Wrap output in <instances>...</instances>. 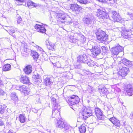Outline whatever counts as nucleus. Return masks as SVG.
Here are the masks:
<instances>
[{
  "label": "nucleus",
  "instance_id": "nucleus-48",
  "mask_svg": "<svg viewBox=\"0 0 133 133\" xmlns=\"http://www.w3.org/2000/svg\"><path fill=\"white\" fill-rule=\"evenodd\" d=\"M3 125V123L1 119H0V126H2Z\"/></svg>",
  "mask_w": 133,
  "mask_h": 133
},
{
  "label": "nucleus",
  "instance_id": "nucleus-44",
  "mask_svg": "<svg viewBox=\"0 0 133 133\" xmlns=\"http://www.w3.org/2000/svg\"><path fill=\"white\" fill-rule=\"evenodd\" d=\"M133 13V7H130L129 9L128 10V12L130 11Z\"/></svg>",
  "mask_w": 133,
  "mask_h": 133
},
{
  "label": "nucleus",
  "instance_id": "nucleus-51",
  "mask_svg": "<svg viewBox=\"0 0 133 133\" xmlns=\"http://www.w3.org/2000/svg\"><path fill=\"white\" fill-rule=\"evenodd\" d=\"M83 72L87 74H88L89 73L88 71L85 70H83Z\"/></svg>",
  "mask_w": 133,
  "mask_h": 133
},
{
  "label": "nucleus",
  "instance_id": "nucleus-52",
  "mask_svg": "<svg viewBox=\"0 0 133 133\" xmlns=\"http://www.w3.org/2000/svg\"><path fill=\"white\" fill-rule=\"evenodd\" d=\"M8 133H14V132L12 130H10Z\"/></svg>",
  "mask_w": 133,
  "mask_h": 133
},
{
  "label": "nucleus",
  "instance_id": "nucleus-10",
  "mask_svg": "<svg viewBox=\"0 0 133 133\" xmlns=\"http://www.w3.org/2000/svg\"><path fill=\"white\" fill-rule=\"evenodd\" d=\"M15 88L16 89L23 91L25 96L28 95L30 93V89L24 85H16Z\"/></svg>",
  "mask_w": 133,
  "mask_h": 133
},
{
  "label": "nucleus",
  "instance_id": "nucleus-54",
  "mask_svg": "<svg viewBox=\"0 0 133 133\" xmlns=\"http://www.w3.org/2000/svg\"><path fill=\"white\" fill-rule=\"evenodd\" d=\"M36 103H39V102H40V101H38V102H37V101H36Z\"/></svg>",
  "mask_w": 133,
  "mask_h": 133
},
{
  "label": "nucleus",
  "instance_id": "nucleus-37",
  "mask_svg": "<svg viewBox=\"0 0 133 133\" xmlns=\"http://www.w3.org/2000/svg\"><path fill=\"white\" fill-rule=\"evenodd\" d=\"M26 50L25 49H24V52L22 53V56L25 57H28L29 55V53L27 52H26Z\"/></svg>",
  "mask_w": 133,
  "mask_h": 133
},
{
  "label": "nucleus",
  "instance_id": "nucleus-46",
  "mask_svg": "<svg viewBox=\"0 0 133 133\" xmlns=\"http://www.w3.org/2000/svg\"><path fill=\"white\" fill-rule=\"evenodd\" d=\"M73 39H70V41L71 42H73L74 43H75L77 42H76L75 41V39L74 38H73Z\"/></svg>",
  "mask_w": 133,
  "mask_h": 133
},
{
  "label": "nucleus",
  "instance_id": "nucleus-7",
  "mask_svg": "<svg viewBox=\"0 0 133 133\" xmlns=\"http://www.w3.org/2000/svg\"><path fill=\"white\" fill-rule=\"evenodd\" d=\"M96 35L97 39L102 43L107 41L108 39V35L103 31H98L96 33Z\"/></svg>",
  "mask_w": 133,
  "mask_h": 133
},
{
  "label": "nucleus",
  "instance_id": "nucleus-16",
  "mask_svg": "<svg viewBox=\"0 0 133 133\" xmlns=\"http://www.w3.org/2000/svg\"><path fill=\"white\" fill-rule=\"evenodd\" d=\"M53 79L52 77L48 76L44 79V83L46 85H49L52 83Z\"/></svg>",
  "mask_w": 133,
  "mask_h": 133
},
{
  "label": "nucleus",
  "instance_id": "nucleus-47",
  "mask_svg": "<svg viewBox=\"0 0 133 133\" xmlns=\"http://www.w3.org/2000/svg\"><path fill=\"white\" fill-rule=\"evenodd\" d=\"M30 44L31 45H32L33 46L36 47L37 45L36 44H34L33 42H31L30 43Z\"/></svg>",
  "mask_w": 133,
  "mask_h": 133
},
{
  "label": "nucleus",
  "instance_id": "nucleus-34",
  "mask_svg": "<svg viewBox=\"0 0 133 133\" xmlns=\"http://www.w3.org/2000/svg\"><path fill=\"white\" fill-rule=\"evenodd\" d=\"M101 93L103 94H106L107 92V89L104 87H103L100 89H99Z\"/></svg>",
  "mask_w": 133,
  "mask_h": 133
},
{
  "label": "nucleus",
  "instance_id": "nucleus-4",
  "mask_svg": "<svg viewBox=\"0 0 133 133\" xmlns=\"http://www.w3.org/2000/svg\"><path fill=\"white\" fill-rule=\"evenodd\" d=\"M77 61L80 62H82L87 64L89 66H94V62L89 58L87 57L85 54L79 55L77 57Z\"/></svg>",
  "mask_w": 133,
  "mask_h": 133
},
{
  "label": "nucleus",
  "instance_id": "nucleus-36",
  "mask_svg": "<svg viewBox=\"0 0 133 133\" xmlns=\"http://www.w3.org/2000/svg\"><path fill=\"white\" fill-rule=\"evenodd\" d=\"M77 1L81 3L85 4L88 3V0H77Z\"/></svg>",
  "mask_w": 133,
  "mask_h": 133
},
{
  "label": "nucleus",
  "instance_id": "nucleus-22",
  "mask_svg": "<svg viewBox=\"0 0 133 133\" xmlns=\"http://www.w3.org/2000/svg\"><path fill=\"white\" fill-rule=\"evenodd\" d=\"M120 62L124 65L129 67H131L132 65L131 61H129L125 58H123L121 59Z\"/></svg>",
  "mask_w": 133,
  "mask_h": 133
},
{
  "label": "nucleus",
  "instance_id": "nucleus-39",
  "mask_svg": "<svg viewBox=\"0 0 133 133\" xmlns=\"http://www.w3.org/2000/svg\"><path fill=\"white\" fill-rule=\"evenodd\" d=\"M127 15H128L130 18L132 19H133V13L131 12H128Z\"/></svg>",
  "mask_w": 133,
  "mask_h": 133
},
{
  "label": "nucleus",
  "instance_id": "nucleus-33",
  "mask_svg": "<svg viewBox=\"0 0 133 133\" xmlns=\"http://www.w3.org/2000/svg\"><path fill=\"white\" fill-rule=\"evenodd\" d=\"M6 107L5 105H0V114H3L5 109Z\"/></svg>",
  "mask_w": 133,
  "mask_h": 133
},
{
  "label": "nucleus",
  "instance_id": "nucleus-43",
  "mask_svg": "<svg viewBox=\"0 0 133 133\" xmlns=\"http://www.w3.org/2000/svg\"><path fill=\"white\" fill-rule=\"evenodd\" d=\"M36 48L38 50L40 51H43V50L41 47L38 45L36 46Z\"/></svg>",
  "mask_w": 133,
  "mask_h": 133
},
{
  "label": "nucleus",
  "instance_id": "nucleus-24",
  "mask_svg": "<svg viewBox=\"0 0 133 133\" xmlns=\"http://www.w3.org/2000/svg\"><path fill=\"white\" fill-rule=\"evenodd\" d=\"M48 48L50 50H52L54 49L55 44L52 42H49L48 40L45 41Z\"/></svg>",
  "mask_w": 133,
  "mask_h": 133
},
{
  "label": "nucleus",
  "instance_id": "nucleus-18",
  "mask_svg": "<svg viewBox=\"0 0 133 133\" xmlns=\"http://www.w3.org/2000/svg\"><path fill=\"white\" fill-rule=\"evenodd\" d=\"M125 90L128 95L131 96L133 94V86L130 84L128 85Z\"/></svg>",
  "mask_w": 133,
  "mask_h": 133
},
{
  "label": "nucleus",
  "instance_id": "nucleus-14",
  "mask_svg": "<svg viewBox=\"0 0 133 133\" xmlns=\"http://www.w3.org/2000/svg\"><path fill=\"white\" fill-rule=\"evenodd\" d=\"M129 72V69L125 67H123L120 69L118 72L119 76H121L122 78H124Z\"/></svg>",
  "mask_w": 133,
  "mask_h": 133
},
{
  "label": "nucleus",
  "instance_id": "nucleus-6",
  "mask_svg": "<svg viewBox=\"0 0 133 133\" xmlns=\"http://www.w3.org/2000/svg\"><path fill=\"white\" fill-rule=\"evenodd\" d=\"M81 114L82 115L84 120L92 115V111L90 107L83 108Z\"/></svg>",
  "mask_w": 133,
  "mask_h": 133
},
{
  "label": "nucleus",
  "instance_id": "nucleus-1",
  "mask_svg": "<svg viewBox=\"0 0 133 133\" xmlns=\"http://www.w3.org/2000/svg\"><path fill=\"white\" fill-rule=\"evenodd\" d=\"M50 19L52 21L53 24H55L57 22H65V20L66 15L61 13H56L52 11L50 14Z\"/></svg>",
  "mask_w": 133,
  "mask_h": 133
},
{
  "label": "nucleus",
  "instance_id": "nucleus-2",
  "mask_svg": "<svg viewBox=\"0 0 133 133\" xmlns=\"http://www.w3.org/2000/svg\"><path fill=\"white\" fill-rule=\"evenodd\" d=\"M56 99L54 97H52L51 98V101L53 108L52 112V116L57 119L60 118V107L56 102Z\"/></svg>",
  "mask_w": 133,
  "mask_h": 133
},
{
  "label": "nucleus",
  "instance_id": "nucleus-56",
  "mask_svg": "<svg viewBox=\"0 0 133 133\" xmlns=\"http://www.w3.org/2000/svg\"><path fill=\"white\" fill-rule=\"evenodd\" d=\"M22 4H19V5H22Z\"/></svg>",
  "mask_w": 133,
  "mask_h": 133
},
{
  "label": "nucleus",
  "instance_id": "nucleus-17",
  "mask_svg": "<svg viewBox=\"0 0 133 133\" xmlns=\"http://www.w3.org/2000/svg\"><path fill=\"white\" fill-rule=\"evenodd\" d=\"M35 28L36 31L41 33H44L46 31L45 28L41 25L36 24Z\"/></svg>",
  "mask_w": 133,
  "mask_h": 133
},
{
  "label": "nucleus",
  "instance_id": "nucleus-40",
  "mask_svg": "<svg viewBox=\"0 0 133 133\" xmlns=\"http://www.w3.org/2000/svg\"><path fill=\"white\" fill-rule=\"evenodd\" d=\"M101 49L104 52H106L108 50V48L104 46H102Z\"/></svg>",
  "mask_w": 133,
  "mask_h": 133
},
{
  "label": "nucleus",
  "instance_id": "nucleus-28",
  "mask_svg": "<svg viewBox=\"0 0 133 133\" xmlns=\"http://www.w3.org/2000/svg\"><path fill=\"white\" fill-rule=\"evenodd\" d=\"M31 55L35 60H37L39 56L38 53L34 50L31 51Z\"/></svg>",
  "mask_w": 133,
  "mask_h": 133
},
{
  "label": "nucleus",
  "instance_id": "nucleus-38",
  "mask_svg": "<svg viewBox=\"0 0 133 133\" xmlns=\"http://www.w3.org/2000/svg\"><path fill=\"white\" fill-rule=\"evenodd\" d=\"M16 18L17 19V22L18 24H19L21 22L22 19L18 15L16 16Z\"/></svg>",
  "mask_w": 133,
  "mask_h": 133
},
{
  "label": "nucleus",
  "instance_id": "nucleus-26",
  "mask_svg": "<svg viewBox=\"0 0 133 133\" xmlns=\"http://www.w3.org/2000/svg\"><path fill=\"white\" fill-rule=\"evenodd\" d=\"M77 40L81 41L82 43H84L85 41V38L84 36L81 35H78L77 34Z\"/></svg>",
  "mask_w": 133,
  "mask_h": 133
},
{
  "label": "nucleus",
  "instance_id": "nucleus-29",
  "mask_svg": "<svg viewBox=\"0 0 133 133\" xmlns=\"http://www.w3.org/2000/svg\"><path fill=\"white\" fill-rule=\"evenodd\" d=\"M10 97L12 100L16 101L18 100V98L16 93L15 92H12L10 95Z\"/></svg>",
  "mask_w": 133,
  "mask_h": 133
},
{
  "label": "nucleus",
  "instance_id": "nucleus-31",
  "mask_svg": "<svg viewBox=\"0 0 133 133\" xmlns=\"http://www.w3.org/2000/svg\"><path fill=\"white\" fill-rule=\"evenodd\" d=\"M11 65L9 64H6L3 67V71H6L9 70L11 69Z\"/></svg>",
  "mask_w": 133,
  "mask_h": 133
},
{
  "label": "nucleus",
  "instance_id": "nucleus-45",
  "mask_svg": "<svg viewBox=\"0 0 133 133\" xmlns=\"http://www.w3.org/2000/svg\"><path fill=\"white\" fill-rule=\"evenodd\" d=\"M90 91H89V93L90 94H92L93 92L94 91V89L93 88L91 87L90 88Z\"/></svg>",
  "mask_w": 133,
  "mask_h": 133
},
{
  "label": "nucleus",
  "instance_id": "nucleus-23",
  "mask_svg": "<svg viewBox=\"0 0 133 133\" xmlns=\"http://www.w3.org/2000/svg\"><path fill=\"white\" fill-rule=\"evenodd\" d=\"M25 73L26 74H30L32 71V66L30 65L26 66L24 70Z\"/></svg>",
  "mask_w": 133,
  "mask_h": 133
},
{
  "label": "nucleus",
  "instance_id": "nucleus-49",
  "mask_svg": "<svg viewBox=\"0 0 133 133\" xmlns=\"http://www.w3.org/2000/svg\"><path fill=\"white\" fill-rule=\"evenodd\" d=\"M10 30L12 33H14L15 32V30L14 29L11 28Z\"/></svg>",
  "mask_w": 133,
  "mask_h": 133
},
{
  "label": "nucleus",
  "instance_id": "nucleus-20",
  "mask_svg": "<svg viewBox=\"0 0 133 133\" xmlns=\"http://www.w3.org/2000/svg\"><path fill=\"white\" fill-rule=\"evenodd\" d=\"M91 51L92 52L93 54H95V56H97L100 53L101 50L97 46H94L92 47Z\"/></svg>",
  "mask_w": 133,
  "mask_h": 133
},
{
  "label": "nucleus",
  "instance_id": "nucleus-12",
  "mask_svg": "<svg viewBox=\"0 0 133 133\" xmlns=\"http://www.w3.org/2000/svg\"><path fill=\"white\" fill-rule=\"evenodd\" d=\"M131 31V29L129 30L126 29H122V31H121V35L123 38L129 39L131 37L130 35Z\"/></svg>",
  "mask_w": 133,
  "mask_h": 133
},
{
  "label": "nucleus",
  "instance_id": "nucleus-59",
  "mask_svg": "<svg viewBox=\"0 0 133 133\" xmlns=\"http://www.w3.org/2000/svg\"><path fill=\"white\" fill-rule=\"evenodd\" d=\"M1 3V0H0V3Z\"/></svg>",
  "mask_w": 133,
  "mask_h": 133
},
{
  "label": "nucleus",
  "instance_id": "nucleus-57",
  "mask_svg": "<svg viewBox=\"0 0 133 133\" xmlns=\"http://www.w3.org/2000/svg\"><path fill=\"white\" fill-rule=\"evenodd\" d=\"M68 23H69V21H68Z\"/></svg>",
  "mask_w": 133,
  "mask_h": 133
},
{
  "label": "nucleus",
  "instance_id": "nucleus-5",
  "mask_svg": "<svg viewBox=\"0 0 133 133\" xmlns=\"http://www.w3.org/2000/svg\"><path fill=\"white\" fill-rule=\"evenodd\" d=\"M83 22L89 26L92 25L96 22L94 17L92 14L88 15L84 17L83 18Z\"/></svg>",
  "mask_w": 133,
  "mask_h": 133
},
{
  "label": "nucleus",
  "instance_id": "nucleus-32",
  "mask_svg": "<svg viewBox=\"0 0 133 133\" xmlns=\"http://www.w3.org/2000/svg\"><path fill=\"white\" fill-rule=\"evenodd\" d=\"M79 129L81 133H84L86 131L85 127L83 125L81 126Z\"/></svg>",
  "mask_w": 133,
  "mask_h": 133
},
{
  "label": "nucleus",
  "instance_id": "nucleus-21",
  "mask_svg": "<svg viewBox=\"0 0 133 133\" xmlns=\"http://www.w3.org/2000/svg\"><path fill=\"white\" fill-rule=\"evenodd\" d=\"M109 120L114 125L117 127H119L120 126L119 121L114 117L110 118Z\"/></svg>",
  "mask_w": 133,
  "mask_h": 133
},
{
  "label": "nucleus",
  "instance_id": "nucleus-3",
  "mask_svg": "<svg viewBox=\"0 0 133 133\" xmlns=\"http://www.w3.org/2000/svg\"><path fill=\"white\" fill-rule=\"evenodd\" d=\"M55 123L56 127L61 129L65 133L68 132V133H74L71 127L68 124H65L63 121L60 119L57 120Z\"/></svg>",
  "mask_w": 133,
  "mask_h": 133
},
{
  "label": "nucleus",
  "instance_id": "nucleus-8",
  "mask_svg": "<svg viewBox=\"0 0 133 133\" xmlns=\"http://www.w3.org/2000/svg\"><path fill=\"white\" fill-rule=\"evenodd\" d=\"M105 9H103L102 10L101 9H98L96 11V12L97 13V16L101 21L102 19L107 18L109 17L108 14L105 12Z\"/></svg>",
  "mask_w": 133,
  "mask_h": 133
},
{
  "label": "nucleus",
  "instance_id": "nucleus-19",
  "mask_svg": "<svg viewBox=\"0 0 133 133\" xmlns=\"http://www.w3.org/2000/svg\"><path fill=\"white\" fill-rule=\"evenodd\" d=\"M95 112L97 117L100 119H102L103 115V113L101 110L99 108H95Z\"/></svg>",
  "mask_w": 133,
  "mask_h": 133
},
{
  "label": "nucleus",
  "instance_id": "nucleus-58",
  "mask_svg": "<svg viewBox=\"0 0 133 133\" xmlns=\"http://www.w3.org/2000/svg\"><path fill=\"white\" fill-rule=\"evenodd\" d=\"M42 0V1H44V0Z\"/></svg>",
  "mask_w": 133,
  "mask_h": 133
},
{
  "label": "nucleus",
  "instance_id": "nucleus-30",
  "mask_svg": "<svg viewBox=\"0 0 133 133\" xmlns=\"http://www.w3.org/2000/svg\"><path fill=\"white\" fill-rule=\"evenodd\" d=\"M25 118L24 114H20L19 116V120L21 123H24L25 121Z\"/></svg>",
  "mask_w": 133,
  "mask_h": 133
},
{
  "label": "nucleus",
  "instance_id": "nucleus-11",
  "mask_svg": "<svg viewBox=\"0 0 133 133\" xmlns=\"http://www.w3.org/2000/svg\"><path fill=\"white\" fill-rule=\"evenodd\" d=\"M123 48L118 45L115 47L112 48L110 50L111 53L113 55H117L119 53L123 50Z\"/></svg>",
  "mask_w": 133,
  "mask_h": 133
},
{
  "label": "nucleus",
  "instance_id": "nucleus-15",
  "mask_svg": "<svg viewBox=\"0 0 133 133\" xmlns=\"http://www.w3.org/2000/svg\"><path fill=\"white\" fill-rule=\"evenodd\" d=\"M112 18L114 22H119L121 19L119 13L115 11H113L112 12Z\"/></svg>",
  "mask_w": 133,
  "mask_h": 133
},
{
  "label": "nucleus",
  "instance_id": "nucleus-9",
  "mask_svg": "<svg viewBox=\"0 0 133 133\" xmlns=\"http://www.w3.org/2000/svg\"><path fill=\"white\" fill-rule=\"evenodd\" d=\"M68 103L75 105L78 103L79 102V99L78 96L72 95L68 97Z\"/></svg>",
  "mask_w": 133,
  "mask_h": 133
},
{
  "label": "nucleus",
  "instance_id": "nucleus-42",
  "mask_svg": "<svg viewBox=\"0 0 133 133\" xmlns=\"http://www.w3.org/2000/svg\"><path fill=\"white\" fill-rule=\"evenodd\" d=\"M5 93L2 89L0 90V94L1 95L3 96L4 95Z\"/></svg>",
  "mask_w": 133,
  "mask_h": 133
},
{
  "label": "nucleus",
  "instance_id": "nucleus-35",
  "mask_svg": "<svg viewBox=\"0 0 133 133\" xmlns=\"http://www.w3.org/2000/svg\"><path fill=\"white\" fill-rule=\"evenodd\" d=\"M104 109L106 111H108L110 110H112V108L111 106L110 105H105L104 106Z\"/></svg>",
  "mask_w": 133,
  "mask_h": 133
},
{
  "label": "nucleus",
  "instance_id": "nucleus-50",
  "mask_svg": "<svg viewBox=\"0 0 133 133\" xmlns=\"http://www.w3.org/2000/svg\"><path fill=\"white\" fill-rule=\"evenodd\" d=\"M110 1H111L112 3H116L117 1L116 0H109Z\"/></svg>",
  "mask_w": 133,
  "mask_h": 133
},
{
  "label": "nucleus",
  "instance_id": "nucleus-25",
  "mask_svg": "<svg viewBox=\"0 0 133 133\" xmlns=\"http://www.w3.org/2000/svg\"><path fill=\"white\" fill-rule=\"evenodd\" d=\"M20 80L24 84H28L29 83L28 78L25 76H22Z\"/></svg>",
  "mask_w": 133,
  "mask_h": 133
},
{
  "label": "nucleus",
  "instance_id": "nucleus-55",
  "mask_svg": "<svg viewBox=\"0 0 133 133\" xmlns=\"http://www.w3.org/2000/svg\"><path fill=\"white\" fill-rule=\"evenodd\" d=\"M132 24L133 25V22H132Z\"/></svg>",
  "mask_w": 133,
  "mask_h": 133
},
{
  "label": "nucleus",
  "instance_id": "nucleus-41",
  "mask_svg": "<svg viewBox=\"0 0 133 133\" xmlns=\"http://www.w3.org/2000/svg\"><path fill=\"white\" fill-rule=\"evenodd\" d=\"M56 65L57 66V67L58 68H63V67H62L61 65L59 63V62H57L56 63Z\"/></svg>",
  "mask_w": 133,
  "mask_h": 133
},
{
  "label": "nucleus",
  "instance_id": "nucleus-53",
  "mask_svg": "<svg viewBox=\"0 0 133 133\" xmlns=\"http://www.w3.org/2000/svg\"><path fill=\"white\" fill-rule=\"evenodd\" d=\"M131 116H132L133 118V112H132L130 114Z\"/></svg>",
  "mask_w": 133,
  "mask_h": 133
},
{
  "label": "nucleus",
  "instance_id": "nucleus-27",
  "mask_svg": "<svg viewBox=\"0 0 133 133\" xmlns=\"http://www.w3.org/2000/svg\"><path fill=\"white\" fill-rule=\"evenodd\" d=\"M25 6H28L29 8H32L35 7L36 6V4L32 1H29L27 2V4H25Z\"/></svg>",
  "mask_w": 133,
  "mask_h": 133
},
{
  "label": "nucleus",
  "instance_id": "nucleus-13",
  "mask_svg": "<svg viewBox=\"0 0 133 133\" xmlns=\"http://www.w3.org/2000/svg\"><path fill=\"white\" fill-rule=\"evenodd\" d=\"M82 9V8L77 4H72L71 5L70 9L77 14L79 13Z\"/></svg>",
  "mask_w": 133,
  "mask_h": 133
}]
</instances>
